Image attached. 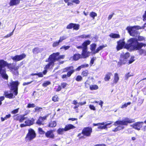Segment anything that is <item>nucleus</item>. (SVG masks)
Instances as JSON below:
<instances>
[{
  "label": "nucleus",
  "mask_w": 146,
  "mask_h": 146,
  "mask_svg": "<svg viewBox=\"0 0 146 146\" xmlns=\"http://www.w3.org/2000/svg\"><path fill=\"white\" fill-rule=\"evenodd\" d=\"M129 43L126 44L125 46V48L127 49H130L131 51L135 50H138V53L140 55L146 56V51L144 49L138 48L137 46L138 43L137 40L135 38H130L128 40Z\"/></svg>",
  "instance_id": "f257e3e1"
},
{
  "label": "nucleus",
  "mask_w": 146,
  "mask_h": 146,
  "mask_svg": "<svg viewBox=\"0 0 146 146\" xmlns=\"http://www.w3.org/2000/svg\"><path fill=\"white\" fill-rule=\"evenodd\" d=\"M19 84V83L17 80L12 81L10 82L8 86L10 90L13 91V93H9L8 91H5L3 94L5 97L10 99L15 98V96H17L18 94V88Z\"/></svg>",
  "instance_id": "f03ea898"
},
{
  "label": "nucleus",
  "mask_w": 146,
  "mask_h": 146,
  "mask_svg": "<svg viewBox=\"0 0 146 146\" xmlns=\"http://www.w3.org/2000/svg\"><path fill=\"white\" fill-rule=\"evenodd\" d=\"M5 67H7L10 70L13 69L12 64L8 63L3 60H0V77L1 76L3 79L7 80L8 76L6 73V69H3Z\"/></svg>",
  "instance_id": "7ed1b4c3"
},
{
  "label": "nucleus",
  "mask_w": 146,
  "mask_h": 146,
  "mask_svg": "<svg viewBox=\"0 0 146 146\" xmlns=\"http://www.w3.org/2000/svg\"><path fill=\"white\" fill-rule=\"evenodd\" d=\"M134 122V119H130L128 117H125L122 120L117 121L114 122L113 125L115 126L119 125L116 128L112 130L113 132H116L123 129L124 127L123 125H127L128 123H131Z\"/></svg>",
  "instance_id": "20e7f679"
},
{
  "label": "nucleus",
  "mask_w": 146,
  "mask_h": 146,
  "mask_svg": "<svg viewBox=\"0 0 146 146\" xmlns=\"http://www.w3.org/2000/svg\"><path fill=\"white\" fill-rule=\"evenodd\" d=\"M92 132V129L90 127H84L82 129L81 133H79L77 136L79 139H84L85 137H89L91 136Z\"/></svg>",
  "instance_id": "39448f33"
},
{
  "label": "nucleus",
  "mask_w": 146,
  "mask_h": 146,
  "mask_svg": "<svg viewBox=\"0 0 146 146\" xmlns=\"http://www.w3.org/2000/svg\"><path fill=\"white\" fill-rule=\"evenodd\" d=\"M67 72L66 74H64L62 75V78L64 80H66L68 78L70 77L72 75L74 72V67L73 66H67L63 69L62 72Z\"/></svg>",
  "instance_id": "423d86ee"
},
{
  "label": "nucleus",
  "mask_w": 146,
  "mask_h": 146,
  "mask_svg": "<svg viewBox=\"0 0 146 146\" xmlns=\"http://www.w3.org/2000/svg\"><path fill=\"white\" fill-rule=\"evenodd\" d=\"M45 61L46 62H49L45 65L44 68V70L42 72L43 75L46 74L48 72L47 70L50 68V66L51 67H53L54 64V63L55 62L50 55L48 59L46 60Z\"/></svg>",
  "instance_id": "0eeeda50"
},
{
  "label": "nucleus",
  "mask_w": 146,
  "mask_h": 146,
  "mask_svg": "<svg viewBox=\"0 0 146 146\" xmlns=\"http://www.w3.org/2000/svg\"><path fill=\"white\" fill-rule=\"evenodd\" d=\"M28 132L25 137L26 141H30L35 139L36 136L35 131L33 129L30 128L28 129Z\"/></svg>",
  "instance_id": "6e6552de"
},
{
  "label": "nucleus",
  "mask_w": 146,
  "mask_h": 146,
  "mask_svg": "<svg viewBox=\"0 0 146 146\" xmlns=\"http://www.w3.org/2000/svg\"><path fill=\"white\" fill-rule=\"evenodd\" d=\"M130 56L129 52H127L125 53H122L120 56V59L119 63L121 65L125 64L127 61L128 58Z\"/></svg>",
  "instance_id": "1a4fd4ad"
},
{
  "label": "nucleus",
  "mask_w": 146,
  "mask_h": 146,
  "mask_svg": "<svg viewBox=\"0 0 146 146\" xmlns=\"http://www.w3.org/2000/svg\"><path fill=\"white\" fill-rule=\"evenodd\" d=\"M126 29L128 31L129 35L132 36L136 37L139 34V33L137 30L134 29L132 27H127Z\"/></svg>",
  "instance_id": "9d476101"
},
{
  "label": "nucleus",
  "mask_w": 146,
  "mask_h": 146,
  "mask_svg": "<svg viewBox=\"0 0 146 146\" xmlns=\"http://www.w3.org/2000/svg\"><path fill=\"white\" fill-rule=\"evenodd\" d=\"M59 52H57L53 53L50 55V56L54 62H55L56 61L60 59H63L64 58V56L61 55L59 56Z\"/></svg>",
  "instance_id": "9b49d317"
},
{
  "label": "nucleus",
  "mask_w": 146,
  "mask_h": 146,
  "mask_svg": "<svg viewBox=\"0 0 146 146\" xmlns=\"http://www.w3.org/2000/svg\"><path fill=\"white\" fill-rule=\"evenodd\" d=\"M55 130L54 129H50L47 130L45 133V137L48 138L53 139L55 138V136L54 133Z\"/></svg>",
  "instance_id": "f8f14e48"
},
{
  "label": "nucleus",
  "mask_w": 146,
  "mask_h": 146,
  "mask_svg": "<svg viewBox=\"0 0 146 146\" xmlns=\"http://www.w3.org/2000/svg\"><path fill=\"white\" fill-rule=\"evenodd\" d=\"M117 45L116 48L117 50L118 51L122 49L124 46V48H125V46L127 44H125V42L124 41V39L119 40L117 41Z\"/></svg>",
  "instance_id": "ddd939ff"
},
{
  "label": "nucleus",
  "mask_w": 146,
  "mask_h": 146,
  "mask_svg": "<svg viewBox=\"0 0 146 146\" xmlns=\"http://www.w3.org/2000/svg\"><path fill=\"white\" fill-rule=\"evenodd\" d=\"M144 123L143 121L136 122L131 125V126L135 129L139 131L143 127Z\"/></svg>",
  "instance_id": "4468645a"
},
{
  "label": "nucleus",
  "mask_w": 146,
  "mask_h": 146,
  "mask_svg": "<svg viewBox=\"0 0 146 146\" xmlns=\"http://www.w3.org/2000/svg\"><path fill=\"white\" fill-rule=\"evenodd\" d=\"M26 55L25 53H22L19 55H16L14 56H11V58L14 61L17 62L21 60L26 57Z\"/></svg>",
  "instance_id": "2eb2a0df"
},
{
  "label": "nucleus",
  "mask_w": 146,
  "mask_h": 146,
  "mask_svg": "<svg viewBox=\"0 0 146 146\" xmlns=\"http://www.w3.org/2000/svg\"><path fill=\"white\" fill-rule=\"evenodd\" d=\"M66 28L67 29H73L74 30L77 31L80 28V25L78 24L70 23L67 26Z\"/></svg>",
  "instance_id": "dca6fc26"
},
{
  "label": "nucleus",
  "mask_w": 146,
  "mask_h": 146,
  "mask_svg": "<svg viewBox=\"0 0 146 146\" xmlns=\"http://www.w3.org/2000/svg\"><path fill=\"white\" fill-rule=\"evenodd\" d=\"M91 43V41L89 40H85L81 46H76V47L78 49H88L87 46L89 45Z\"/></svg>",
  "instance_id": "f3484780"
},
{
  "label": "nucleus",
  "mask_w": 146,
  "mask_h": 146,
  "mask_svg": "<svg viewBox=\"0 0 146 146\" xmlns=\"http://www.w3.org/2000/svg\"><path fill=\"white\" fill-rule=\"evenodd\" d=\"M25 115L17 114L14 116L15 117L14 120L17 121H19L20 123L22 122L27 118V117H25Z\"/></svg>",
  "instance_id": "a211bd4d"
},
{
  "label": "nucleus",
  "mask_w": 146,
  "mask_h": 146,
  "mask_svg": "<svg viewBox=\"0 0 146 146\" xmlns=\"http://www.w3.org/2000/svg\"><path fill=\"white\" fill-rule=\"evenodd\" d=\"M48 115H47L43 117H39L36 122V123L39 125H44V123H43V122L46 119V118Z\"/></svg>",
  "instance_id": "6ab92c4d"
},
{
  "label": "nucleus",
  "mask_w": 146,
  "mask_h": 146,
  "mask_svg": "<svg viewBox=\"0 0 146 146\" xmlns=\"http://www.w3.org/2000/svg\"><path fill=\"white\" fill-rule=\"evenodd\" d=\"M81 54L82 58H85L88 57L90 54V52L88 51V49H82Z\"/></svg>",
  "instance_id": "aec40b11"
},
{
  "label": "nucleus",
  "mask_w": 146,
  "mask_h": 146,
  "mask_svg": "<svg viewBox=\"0 0 146 146\" xmlns=\"http://www.w3.org/2000/svg\"><path fill=\"white\" fill-rule=\"evenodd\" d=\"M66 3H67L68 6H71L73 5V3H75L76 4H79L80 1L79 0H73L71 1V2H69L70 0H64Z\"/></svg>",
  "instance_id": "412c9836"
},
{
  "label": "nucleus",
  "mask_w": 146,
  "mask_h": 146,
  "mask_svg": "<svg viewBox=\"0 0 146 146\" xmlns=\"http://www.w3.org/2000/svg\"><path fill=\"white\" fill-rule=\"evenodd\" d=\"M35 119L33 118H32L31 119H28L25 121V123L27 126H30L34 123Z\"/></svg>",
  "instance_id": "4be33fe9"
},
{
  "label": "nucleus",
  "mask_w": 146,
  "mask_h": 146,
  "mask_svg": "<svg viewBox=\"0 0 146 146\" xmlns=\"http://www.w3.org/2000/svg\"><path fill=\"white\" fill-rule=\"evenodd\" d=\"M89 65L88 64H82L80 66H78L77 68L75 69H74V72L75 71H79L82 68H85L88 67L89 66Z\"/></svg>",
  "instance_id": "5701e85b"
},
{
  "label": "nucleus",
  "mask_w": 146,
  "mask_h": 146,
  "mask_svg": "<svg viewBox=\"0 0 146 146\" xmlns=\"http://www.w3.org/2000/svg\"><path fill=\"white\" fill-rule=\"evenodd\" d=\"M75 128V126L72 124H70L66 125L64 128L65 130V131H66L70 129H74Z\"/></svg>",
  "instance_id": "b1692460"
},
{
  "label": "nucleus",
  "mask_w": 146,
  "mask_h": 146,
  "mask_svg": "<svg viewBox=\"0 0 146 146\" xmlns=\"http://www.w3.org/2000/svg\"><path fill=\"white\" fill-rule=\"evenodd\" d=\"M72 59L74 61H77L79 60L80 58H81V55L79 53L75 54L73 56Z\"/></svg>",
  "instance_id": "393cba45"
},
{
  "label": "nucleus",
  "mask_w": 146,
  "mask_h": 146,
  "mask_svg": "<svg viewBox=\"0 0 146 146\" xmlns=\"http://www.w3.org/2000/svg\"><path fill=\"white\" fill-rule=\"evenodd\" d=\"M107 46L106 44L103 45H102L100 46L99 47L97 48L96 50L93 52L94 54H95L96 53H98L99 52L102 50L103 48L106 47Z\"/></svg>",
  "instance_id": "a878e982"
},
{
  "label": "nucleus",
  "mask_w": 146,
  "mask_h": 146,
  "mask_svg": "<svg viewBox=\"0 0 146 146\" xmlns=\"http://www.w3.org/2000/svg\"><path fill=\"white\" fill-rule=\"evenodd\" d=\"M89 74V72L87 70H83L81 73V75L83 77H87Z\"/></svg>",
  "instance_id": "bb28decb"
},
{
  "label": "nucleus",
  "mask_w": 146,
  "mask_h": 146,
  "mask_svg": "<svg viewBox=\"0 0 146 146\" xmlns=\"http://www.w3.org/2000/svg\"><path fill=\"white\" fill-rule=\"evenodd\" d=\"M56 125L57 124L56 121H51L47 125V126L50 127H55Z\"/></svg>",
  "instance_id": "cd10ccee"
},
{
  "label": "nucleus",
  "mask_w": 146,
  "mask_h": 146,
  "mask_svg": "<svg viewBox=\"0 0 146 146\" xmlns=\"http://www.w3.org/2000/svg\"><path fill=\"white\" fill-rule=\"evenodd\" d=\"M119 80V77L118 74L117 73L114 74L113 77V83L116 84Z\"/></svg>",
  "instance_id": "c85d7f7f"
},
{
  "label": "nucleus",
  "mask_w": 146,
  "mask_h": 146,
  "mask_svg": "<svg viewBox=\"0 0 146 146\" xmlns=\"http://www.w3.org/2000/svg\"><path fill=\"white\" fill-rule=\"evenodd\" d=\"M42 50V49H40L38 47H35L33 49L32 52L34 54H37L41 52Z\"/></svg>",
  "instance_id": "c756f323"
},
{
  "label": "nucleus",
  "mask_w": 146,
  "mask_h": 146,
  "mask_svg": "<svg viewBox=\"0 0 146 146\" xmlns=\"http://www.w3.org/2000/svg\"><path fill=\"white\" fill-rule=\"evenodd\" d=\"M112 75V73L110 72H108L106 74L104 78V80L106 81H109L110 79V77Z\"/></svg>",
  "instance_id": "7c9ffc66"
},
{
  "label": "nucleus",
  "mask_w": 146,
  "mask_h": 146,
  "mask_svg": "<svg viewBox=\"0 0 146 146\" xmlns=\"http://www.w3.org/2000/svg\"><path fill=\"white\" fill-rule=\"evenodd\" d=\"M109 36L111 38H118L120 37V35L118 34L111 33Z\"/></svg>",
  "instance_id": "2f4dec72"
},
{
  "label": "nucleus",
  "mask_w": 146,
  "mask_h": 146,
  "mask_svg": "<svg viewBox=\"0 0 146 146\" xmlns=\"http://www.w3.org/2000/svg\"><path fill=\"white\" fill-rule=\"evenodd\" d=\"M90 89L92 91L96 90L99 88L98 86L96 84L91 85L89 86Z\"/></svg>",
  "instance_id": "473e14b6"
},
{
  "label": "nucleus",
  "mask_w": 146,
  "mask_h": 146,
  "mask_svg": "<svg viewBox=\"0 0 146 146\" xmlns=\"http://www.w3.org/2000/svg\"><path fill=\"white\" fill-rule=\"evenodd\" d=\"M96 45L95 43H92L90 45V50L93 52H94L96 47Z\"/></svg>",
  "instance_id": "72a5a7b5"
},
{
  "label": "nucleus",
  "mask_w": 146,
  "mask_h": 146,
  "mask_svg": "<svg viewBox=\"0 0 146 146\" xmlns=\"http://www.w3.org/2000/svg\"><path fill=\"white\" fill-rule=\"evenodd\" d=\"M65 131L64 128H59L58 129L57 131V133L59 135H62L64 133V131Z\"/></svg>",
  "instance_id": "f704fd0d"
},
{
  "label": "nucleus",
  "mask_w": 146,
  "mask_h": 146,
  "mask_svg": "<svg viewBox=\"0 0 146 146\" xmlns=\"http://www.w3.org/2000/svg\"><path fill=\"white\" fill-rule=\"evenodd\" d=\"M31 76H35L37 75L38 76L39 78H41L43 77V74L42 73L40 72L38 73H32L31 74Z\"/></svg>",
  "instance_id": "c9c22d12"
},
{
  "label": "nucleus",
  "mask_w": 146,
  "mask_h": 146,
  "mask_svg": "<svg viewBox=\"0 0 146 146\" xmlns=\"http://www.w3.org/2000/svg\"><path fill=\"white\" fill-rule=\"evenodd\" d=\"M97 14L95 12L92 11L90 13V16L92 17L93 19H95V17L97 16Z\"/></svg>",
  "instance_id": "e433bc0d"
},
{
  "label": "nucleus",
  "mask_w": 146,
  "mask_h": 146,
  "mask_svg": "<svg viewBox=\"0 0 146 146\" xmlns=\"http://www.w3.org/2000/svg\"><path fill=\"white\" fill-rule=\"evenodd\" d=\"M83 80V77L80 75H78L75 78V80L77 82H80Z\"/></svg>",
  "instance_id": "4c0bfd02"
},
{
  "label": "nucleus",
  "mask_w": 146,
  "mask_h": 146,
  "mask_svg": "<svg viewBox=\"0 0 146 146\" xmlns=\"http://www.w3.org/2000/svg\"><path fill=\"white\" fill-rule=\"evenodd\" d=\"M38 132L39 134L41 135L45 134V132L41 127H39L38 128Z\"/></svg>",
  "instance_id": "58836bf2"
},
{
  "label": "nucleus",
  "mask_w": 146,
  "mask_h": 146,
  "mask_svg": "<svg viewBox=\"0 0 146 146\" xmlns=\"http://www.w3.org/2000/svg\"><path fill=\"white\" fill-rule=\"evenodd\" d=\"M58 100L59 98L57 95H55L52 97V100L54 102H58Z\"/></svg>",
  "instance_id": "ea45409f"
},
{
  "label": "nucleus",
  "mask_w": 146,
  "mask_h": 146,
  "mask_svg": "<svg viewBox=\"0 0 146 146\" xmlns=\"http://www.w3.org/2000/svg\"><path fill=\"white\" fill-rule=\"evenodd\" d=\"M90 35H80L79 36V37L80 38H90Z\"/></svg>",
  "instance_id": "a19ab883"
},
{
  "label": "nucleus",
  "mask_w": 146,
  "mask_h": 146,
  "mask_svg": "<svg viewBox=\"0 0 146 146\" xmlns=\"http://www.w3.org/2000/svg\"><path fill=\"white\" fill-rule=\"evenodd\" d=\"M135 38L137 40V42H138V41H141L145 40V39L144 37L140 36H138L137 39L136 38Z\"/></svg>",
  "instance_id": "79ce46f5"
},
{
  "label": "nucleus",
  "mask_w": 146,
  "mask_h": 146,
  "mask_svg": "<svg viewBox=\"0 0 146 146\" xmlns=\"http://www.w3.org/2000/svg\"><path fill=\"white\" fill-rule=\"evenodd\" d=\"M98 129H105L107 128V125H99L98 127Z\"/></svg>",
  "instance_id": "37998d69"
},
{
  "label": "nucleus",
  "mask_w": 146,
  "mask_h": 146,
  "mask_svg": "<svg viewBox=\"0 0 146 146\" xmlns=\"http://www.w3.org/2000/svg\"><path fill=\"white\" fill-rule=\"evenodd\" d=\"M50 84L51 82L50 81H46L43 83L42 86L44 87H45L47 86Z\"/></svg>",
  "instance_id": "c03bdc74"
},
{
  "label": "nucleus",
  "mask_w": 146,
  "mask_h": 146,
  "mask_svg": "<svg viewBox=\"0 0 146 146\" xmlns=\"http://www.w3.org/2000/svg\"><path fill=\"white\" fill-rule=\"evenodd\" d=\"M35 107V104L33 103H29L27 106V108H33Z\"/></svg>",
  "instance_id": "a18cd8bd"
},
{
  "label": "nucleus",
  "mask_w": 146,
  "mask_h": 146,
  "mask_svg": "<svg viewBox=\"0 0 146 146\" xmlns=\"http://www.w3.org/2000/svg\"><path fill=\"white\" fill-rule=\"evenodd\" d=\"M133 76V73H132L130 74V72H128L125 75V77L126 79H127L129 77L131 76Z\"/></svg>",
  "instance_id": "49530a36"
},
{
  "label": "nucleus",
  "mask_w": 146,
  "mask_h": 146,
  "mask_svg": "<svg viewBox=\"0 0 146 146\" xmlns=\"http://www.w3.org/2000/svg\"><path fill=\"white\" fill-rule=\"evenodd\" d=\"M131 104V103L130 102H128L127 103H125L121 106V108H126L128 105H130Z\"/></svg>",
  "instance_id": "de8ad7c7"
},
{
  "label": "nucleus",
  "mask_w": 146,
  "mask_h": 146,
  "mask_svg": "<svg viewBox=\"0 0 146 146\" xmlns=\"http://www.w3.org/2000/svg\"><path fill=\"white\" fill-rule=\"evenodd\" d=\"M134 56H132L130 58V59L129 60L128 64H130L132 63L135 60L134 59Z\"/></svg>",
  "instance_id": "09e8293b"
},
{
  "label": "nucleus",
  "mask_w": 146,
  "mask_h": 146,
  "mask_svg": "<svg viewBox=\"0 0 146 146\" xmlns=\"http://www.w3.org/2000/svg\"><path fill=\"white\" fill-rule=\"evenodd\" d=\"M34 109L35 112H39L40 111L42 110V108L41 107H40L38 106H36V108H35Z\"/></svg>",
  "instance_id": "8fccbe9b"
},
{
  "label": "nucleus",
  "mask_w": 146,
  "mask_h": 146,
  "mask_svg": "<svg viewBox=\"0 0 146 146\" xmlns=\"http://www.w3.org/2000/svg\"><path fill=\"white\" fill-rule=\"evenodd\" d=\"M60 43V42H59L58 40V41L54 42L53 43L52 46L54 47H56V46L59 45Z\"/></svg>",
  "instance_id": "3c124183"
},
{
  "label": "nucleus",
  "mask_w": 146,
  "mask_h": 146,
  "mask_svg": "<svg viewBox=\"0 0 146 146\" xmlns=\"http://www.w3.org/2000/svg\"><path fill=\"white\" fill-rule=\"evenodd\" d=\"M67 85V84L65 82H62L60 86L62 87V88H64L66 87Z\"/></svg>",
  "instance_id": "603ef678"
},
{
  "label": "nucleus",
  "mask_w": 146,
  "mask_h": 146,
  "mask_svg": "<svg viewBox=\"0 0 146 146\" xmlns=\"http://www.w3.org/2000/svg\"><path fill=\"white\" fill-rule=\"evenodd\" d=\"M19 109V108H18L17 109H15V110H13L11 112V113L13 114H15L17 113L18 112Z\"/></svg>",
  "instance_id": "864d4df0"
},
{
  "label": "nucleus",
  "mask_w": 146,
  "mask_h": 146,
  "mask_svg": "<svg viewBox=\"0 0 146 146\" xmlns=\"http://www.w3.org/2000/svg\"><path fill=\"white\" fill-rule=\"evenodd\" d=\"M70 46H62L60 48V49H64V50H67L68 49L70 48Z\"/></svg>",
  "instance_id": "5fc2aeb1"
},
{
  "label": "nucleus",
  "mask_w": 146,
  "mask_h": 146,
  "mask_svg": "<svg viewBox=\"0 0 146 146\" xmlns=\"http://www.w3.org/2000/svg\"><path fill=\"white\" fill-rule=\"evenodd\" d=\"M66 38V37L65 36H63L60 37L58 41H59V42H62L64 40H65Z\"/></svg>",
  "instance_id": "6e6d98bb"
},
{
  "label": "nucleus",
  "mask_w": 146,
  "mask_h": 146,
  "mask_svg": "<svg viewBox=\"0 0 146 146\" xmlns=\"http://www.w3.org/2000/svg\"><path fill=\"white\" fill-rule=\"evenodd\" d=\"M14 30H13L9 34H7L5 36V38H7L11 36L13 34Z\"/></svg>",
  "instance_id": "4d7b16f0"
},
{
  "label": "nucleus",
  "mask_w": 146,
  "mask_h": 146,
  "mask_svg": "<svg viewBox=\"0 0 146 146\" xmlns=\"http://www.w3.org/2000/svg\"><path fill=\"white\" fill-rule=\"evenodd\" d=\"M95 59V58H94V57L92 58L90 61V66H91L92 64H94V61Z\"/></svg>",
  "instance_id": "13d9d810"
},
{
  "label": "nucleus",
  "mask_w": 146,
  "mask_h": 146,
  "mask_svg": "<svg viewBox=\"0 0 146 146\" xmlns=\"http://www.w3.org/2000/svg\"><path fill=\"white\" fill-rule=\"evenodd\" d=\"M5 99V97L4 96H1L0 97V106L2 104V101Z\"/></svg>",
  "instance_id": "bf43d9fd"
},
{
  "label": "nucleus",
  "mask_w": 146,
  "mask_h": 146,
  "mask_svg": "<svg viewBox=\"0 0 146 146\" xmlns=\"http://www.w3.org/2000/svg\"><path fill=\"white\" fill-rule=\"evenodd\" d=\"M104 122L102 123H94L93 124V125L94 126H98L100 125H104Z\"/></svg>",
  "instance_id": "052dcab7"
},
{
  "label": "nucleus",
  "mask_w": 146,
  "mask_h": 146,
  "mask_svg": "<svg viewBox=\"0 0 146 146\" xmlns=\"http://www.w3.org/2000/svg\"><path fill=\"white\" fill-rule=\"evenodd\" d=\"M89 107L90 109L94 111H95L96 110V108L94 106L92 105H89Z\"/></svg>",
  "instance_id": "680f3d73"
},
{
  "label": "nucleus",
  "mask_w": 146,
  "mask_h": 146,
  "mask_svg": "<svg viewBox=\"0 0 146 146\" xmlns=\"http://www.w3.org/2000/svg\"><path fill=\"white\" fill-rule=\"evenodd\" d=\"M133 27L134 29H136L137 30L140 29H142L141 27L139 26H134L133 27Z\"/></svg>",
  "instance_id": "e2e57ef3"
},
{
  "label": "nucleus",
  "mask_w": 146,
  "mask_h": 146,
  "mask_svg": "<svg viewBox=\"0 0 146 146\" xmlns=\"http://www.w3.org/2000/svg\"><path fill=\"white\" fill-rule=\"evenodd\" d=\"M56 92H58L60 91L62 89V87L60 85H58L57 88L56 89Z\"/></svg>",
  "instance_id": "0e129e2a"
},
{
  "label": "nucleus",
  "mask_w": 146,
  "mask_h": 146,
  "mask_svg": "<svg viewBox=\"0 0 146 146\" xmlns=\"http://www.w3.org/2000/svg\"><path fill=\"white\" fill-rule=\"evenodd\" d=\"M88 80H87L84 83L85 86L86 88H88L90 85L88 83Z\"/></svg>",
  "instance_id": "69168bd1"
},
{
  "label": "nucleus",
  "mask_w": 146,
  "mask_h": 146,
  "mask_svg": "<svg viewBox=\"0 0 146 146\" xmlns=\"http://www.w3.org/2000/svg\"><path fill=\"white\" fill-rule=\"evenodd\" d=\"M33 82V81H30V82H24L23 83V86H26V85H28V84H31L32 82Z\"/></svg>",
  "instance_id": "338daca9"
},
{
  "label": "nucleus",
  "mask_w": 146,
  "mask_h": 146,
  "mask_svg": "<svg viewBox=\"0 0 146 146\" xmlns=\"http://www.w3.org/2000/svg\"><path fill=\"white\" fill-rule=\"evenodd\" d=\"M94 146H106V145L104 144H99L94 145Z\"/></svg>",
  "instance_id": "774afa93"
}]
</instances>
